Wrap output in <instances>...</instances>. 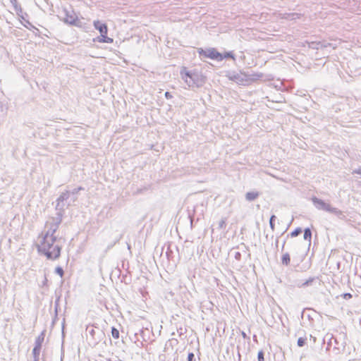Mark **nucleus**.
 <instances>
[{
  "label": "nucleus",
  "mask_w": 361,
  "mask_h": 361,
  "mask_svg": "<svg viewBox=\"0 0 361 361\" xmlns=\"http://www.w3.org/2000/svg\"><path fill=\"white\" fill-rule=\"evenodd\" d=\"M56 237L43 236L40 244L37 245L38 252L48 259L54 260L61 255V247L56 243Z\"/></svg>",
  "instance_id": "obj_1"
},
{
  "label": "nucleus",
  "mask_w": 361,
  "mask_h": 361,
  "mask_svg": "<svg viewBox=\"0 0 361 361\" xmlns=\"http://www.w3.org/2000/svg\"><path fill=\"white\" fill-rule=\"evenodd\" d=\"M180 75L189 87H200L202 84L201 75L196 71H188L186 67L181 68Z\"/></svg>",
  "instance_id": "obj_2"
},
{
  "label": "nucleus",
  "mask_w": 361,
  "mask_h": 361,
  "mask_svg": "<svg viewBox=\"0 0 361 361\" xmlns=\"http://www.w3.org/2000/svg\"><path fill=\"white\" fill-rule=\"evenodd\" d=\"M71 192L66 190L62 192L56 199V210H64L65 207H68L72 205L70 200Z\"/></svg>",
  "instance_id": "obj_3"
},
{
  "label": "nucleus",
  "mask_w": 361,
  "mask_h": 361,
  "mask_svg": "<svg viewBox=\"0 0 361 361\" xmlns=\"http://www.w3.org/2000/svg\"><path fill=\"white\" fill-rule=\"evenodd\" d=\"M197 52L200 56L209 58L212 60L219 61V58H221V53L215 48L202 49L199 48Z\"/></svg>",
  "instance_id": "obj_4"
},
{
  "label": "nucleus",
  "mask_w": 361,
  "mask_h": 361,
  "mask_svg": "<svg viewBox=\"0 0 361 361\" xmlns=\"http://www.w3.org/2000/svg\"><path fill=\"white\" fill-rule=\"evenodd\" d=\"M226 77L233 82H235L236 83L241 85H247V79H246V75L245 72L240 71V73H236L235 71H228L226 73Z\"/></svg>",
  "instance_id": "obj_5"
},
{
  "label": "nucleus",
  "mask_w": 361,
  "mask_h": 361,
  "mask_svg": "<svg viewBox=\"0 0 361 361\" xmlns=\"http://www.w3.org/2000/svg\"><path fill=\"white\" fill-rule=\"evenodd\" d=\"M65 17L63 18V21L71 25L78 26V18L76 14L73 11H68L66 9L64 10Z\"/></svg>",
  "instance_id": "obj_6"
},
{
  "label": "nucleus",
  "mask_w": 361,
  "mask_h": 361,
  "mask_svg": "<svg viewBox=\"0 0 361 361\" xmlns=\"http://www.w3.org/2000/svg\"><path fill=\"white\" fill-rule=\"evenodd\" d=\"M312 200L314 205L318 209L324 210V211H326L328 212H330L331 206L329 204L326 203L324 200L319 199L316 197H313Z\"/></svg>",
  "instance_id": "obj_7"
},
{
  "label": "nucleus",
  "mask_w": 361,
  "mask_h": 361,
  "mask_svg": "<svg viewBox=\"0 0 361 361\" xmlns=\"http://www.w3.org/2000/svg\"><path fill=\"white\" fill-rule=\"evenodd\" d=\"M11 3L12 6H13L14 11L16 12L18 16V21L19 23L23 25V10L21 8V6L18 4L17 0H9Z\"/></svg>",
  "instance_id": "obj_8"
},
{
  "label": "nucleus",
  "mask_w": 361,
  "mask_h": 361,
  "mask_svg": "<svg viewBox=\"0 0 361 361\" xmlns=\"http://www.w3.org/2000/svg\"><path fill=\"white\" fill-rule=\"evenodd\" d=\"M245 75L247 76V85L251 82L257 81L263 77V73L257 72L245 73Z\"/></svg>",
  "instance_id": "obj_9"
},
{
  "label": "nucleus",
  "mask_w": 361,
  "mask_h": 361,
  "mask_svg": "<svg viewBox=\"0 0 361 361\" xmlns=\"http://www.w3.org/2000/svg\"><path fill=\"white\" fill-rule=\"evenodd\" d=\"M93 25L94 28L97 30L100 34H107L108 27L106 23H102L99 20H94Z\"/></svg>",
  "instance_id": "obj_10"
},
{
  "label": "nucleus",
  "mask_w": 361,
  "mask_h": 361,
  "mask_svg": "<svg viewBox=\"0 0 361 361\" xmlns=\"http://www.w3.org/2000/svg\"><path fill=\"white\" fill-rule=\"evenodd\" d=\"M58 228H59V226L57 225L50 223V226L48 228V230L44 236L49 235V237H56L54 235V234L56 232V231L58 230Z\"/></svg>",
  "instance_id": "obj_11"
},
{
  "label": "nucleus",
  "mask_w": 361,
  "mask_h": 361,
  "mask_svg": "<svg viewBox=\"0 0 361 361\" xmlns=\"http://www.w3.org/2000/svg\"><path fill=\"white\" fill-rule=\"evenodd\" d=\"M317 280V278L316 277H310L304 282L297 283L296 286L299 288L310 286H312L314 281Z\"/></svg>",
  "instance_id": "obj_12"
},
{
  "label": "nucleus",
  "mask_w": 361,
  "mask_h": 361,
  "mask_svg": "<svg viewBox=\"0 0 361 361\" xmlns=\"http://www.w3.org/2000/svg\"><path fill=\"white\" fill-rule=\"evenodd\" d=\"M56 216L53 219V223L55 225H57L59 227L62 221V217L64 212V210H56Z\"/></svg>",
  "instance_id": "obj_13"
},
{
  "label": "nucleus",
  "mask_w": 361,
  "mask_h": 361,
  "mask_svg": "<svg viewBox=\"0 0 361 361\" xmlns=\"http://www.w3.org/2000/svg\"><path fill=\"white\" fill-rule=\"evenodd\" d=\"M225 59H231L234 61H235V56L233 51H225L224 53H221V58H219V61H221Z\"/></svg>",
  "instance_id": "obj_14"
},
{
  "label": "nucleus",
  "mask_w": 361,
  "mask_h": 361,
  "mask_svg": "<svg viewBox=\"0 0 361 361\" xmlns=\"http://www.w3.org/2000/svg\"><path fill=\"white\" fill-rule=\"evenodd\" d=\"M97 41L101 43H112L114 40L109 37L107 34H100V36L97 38Z\"/></svg>",
  "instance_id": "obj_15"
},
{
  "label": "nucleus",
  "mask_w": 361,
  "mask_h": 361,
  "mask_svg": "<svg viewBox=\"0 0 361 361\" xmlns=\"http://www.w3.org/2000/svg\"><path fill=\"white\" fill-rule=\"evenodd\" d=\"M329 212L335 214L340 219H345V215L343 214V212L341 210L338 209V208L331 207Z\"/></svg>",
  "instance_id": "obj_16"
},
{
  "label": "nucleus",
  "mask_w": 361,
  "mask_h": 361,
  "mask_svg": "<svg viewBox=\"0 0 361 361\" xmlns=\"http://www.w3.org/2000/svg\"><path fill=\"white\" fill-rule=\"evenodd\" d=\"M259 196V193L258 192H254V191L247 192L245 194V199H246V200H247L249 202H252V201H254L255 200H256Z\"/></svg>",
  "instance_id": "obj_17"
},
{
  "label": "nucleus",
  "mask_w": 361,
  "mask_h": 361,
  "mask_svg": "<svg viewBox=\"0 0 361 361\" xmlns=\"http://www.w3.org/2000/svg\"><path fill=\"white\" fill-rule=\"evenodd\" d=\"M122 236L123 235L122 234H118L114 241L112 243H111L109 245H107L106 247V251H108L110 249H111L116 243H118L120 240L122 238Z\"/></svg>",
  "instance_id": "obj_18"
},
{
  "label": "nucleus",
  "mask_w": 361,
  "mask_h": 361,
  "mask_svg": "<svg viewBox=\"0 0 361 361\" xmlns=\"http://www.w3.org/2000/svg\"><path fill=\"white\" fill-rule=\"evenodd\" d=\"M23 26L25 27L26 28L29 29L31 30V29H33L32 30V32L35 34V35H37V32H39V30L37 28H36L35 27H34L30 22L28 21H26L25 19H24V24H23Z\"/></svg>",
  "instance_id": "obj_19"
},
{
  "label": "nucleus",
  "mask_w": 361,
  "mask_h": 361,
  "mask_svg": "<svg viewBox=\"0 0 361 361\" xmlns=\"http://www.w3.org/2000/svg\"><path fill=\"white\" fill-rule=\"evenodd\" d=\"M41 350V347H39L38 345H35L33 350H32V354L34 356V361H38L39 360V356Z\"/></svg>",
  "instance_id": "obj_20"
},
{
  "label": "nucleus",
  "mask_w": 361,
  "mask_h": 361,
  "mask_svg": "<svg viewBox=\"0 0 361 361\" xmlns=\"http://www.w3.org/2000/svg\"><path fill=\"white\" fill-rule=\"evenodd\" d=\"M281 262L283 265H286V266H288L290 264V255L288 252H286L282 255Z\"/></svg>",
  "instance_id": "obj_21"
},
{
  "label": "nucleus",
  "mask_w": 361,
  "mask_h": 361,
  "mask_svg": "<svg viewBox=\"0 0 361 361\" xmlns=\"http://www.w3.org/2000/svg\"><path fill=\"white\" fill-rule=\"evenodd\" d=\"M303 237H304V239L305 240H308L309 242L311 241L312 231H311V229L310 228H305Z\"/></svg>",
  "instance_id": "obj_22"
},
{
  "label": "nucleus",
  "mask_w": 361,
  "mask_h": 361,
  "mask_svg": "<svg viewBox=\"0 0 361 361\" xmlns=\"http://www.w3.org/2000/svg\"><path fill=\"white\" fill-rule=\"evenodd\" d=\"M308 47L312 49H319V42H307Z\"/></svg>",
  "instance_id": "obj_23"
},
{
  "label": "nucleus",
  "mask_w": 361,
  "mask_h": 361,
  "mask_svg": "<svg viewBox=\"0 0 361 361\" xmlns=\"http://www.w3.org/2000/svg\"><path fill=\"white\" fill-rule=\"evenodd\" d=\"M71 192V199L70 200L71 201V204H73L75 202L77 201L78 200V192L76 190H75L74 189L72 190V191H70Z\"/></svg>",
  "instance_id": "obj_24"
},
{
  "label": "nucleus",
  "mask_w": 361,
  "mask_h": 361,
  "mask_svg": "<svg viewBox=\"0 0 361 361\" xmlns=\"http://www.w3.org/2000/svg\"><path fill=\"white\" fill-rule=\"evenodd\" d=\"M276 217L275 215H271L269 219V226L271 229L274 231L275 229V224L274 221L276 220Z\"/></svg>",
  "instance_id": "obj_25"
},
{
  "label": "nucleus",
  "mask_w": 361,
  "mask_h": 361,
  "mask_svg": "<svg viewBox=\"0 0 361 361\" xmlns=\"http://www.w3.org/2000/svg\"><path fill=\"white\" fill-rule=\"evenodd\" d=\"M111 336H112V337H113L114 338H115V339H118V338H119V331H118V330L116 327H114V326H113V327L111 328Z\"/></svg>",
  "instance_id": "obj_26"
},
{
  "label": "nucleus",
  "mask_w": 361,
  "mask_h": 361,
  "mask_svg": "<svg viewBox=\"0 0 361 361\" xmlns=\"http://www.w3.org/2000/svg\"><path fill=\"white\" fill-rule=\"evenodd\" d=\"M43 341H44V335H43V334H42L37 338V339L35 341V345H38L39 347L42 348V343Z\"/></svg>",
  "instance_id": "obj_27"
},
{
  "label": "nucleus",
  "mask_w": 361,
  "mask_h": 361,
  "mask_svg": "<svg viewBox=\"0 0 361 361\" xmlns=\"http://www.w3.org/2000/svg\"><path fill=\"white\" fill-rule=\"evenodd\" d=\"M306 341H307V338H306L300 337V338L298 339V341H297V345H298V346H299V347H303V346L306 344Z\"/></svg>",
  "instance_id": "obj_28"
},
{
  "label": "nucleus",
  "mask_w": 361,
  "mask_h": 361,
  "mask_svg": "<svg viewBox=\"0 0 361 361\" xmlns=\"http://www.w3.org/2000/svg\"><path fill=\"white\" fill-rule=\"evenodd\" d=\"M302 228L298 227V228H296L294 231H293L291 233H290V236L291 237H296L298 236V235H300L301 233H302Z\"/></svg>",
  "instance_id": "obj_29"
},
{
  "label": "nucleus",
  "mask_w": 361,
  "mask_h": 361,
  "mask_svg": "<svg viewBox=\"0 0 361 361\" xmlns=\"http://www.w3.org/2000/svg\"><path fill=\"white\" fill-rule=\"evenodd\" d=\"M55 273L62 277L64 274L63 269L61 267H56L55 269Z\"/></svg>",
  "instance_id": "obj_30"
},
{
  "label": "nucleus",
  "mask_w": 361,
  "mask_h": 361,
  "mask_svg": "<svg viewBox=\"0 0 361 361\" xmlns=\"http://www.w3.org/2000/svg\"><path fill=\"white\" fill-rule=\"evenodd\" d=\"M258 361H264V353L263 350H259L257 354Z\"/></svg>",
  "instance_id": "obj_31"
},
{
  "label": "nucleus",
  "mask_w": 361,
  "mask_h": 361,
  "mask_svg": "<svg viewBox=\"0 0 361 361\" xmlns=\"http://www.w3.org/2000/svg\"><path fill=\"white\" fill-rule=\"evenodd\" d=\"M331 46L330 43L326 42L325 41H319V49L326 48Z\"/></svg>",
  "instance_id": "obj_32"
},
{
  "label": "nucleus",
  "mask_w": 361,
  "mask_h": 361,
  "mask_svg": "<svg viewBox=\"0 0 361 361\" xmlns=\"http://www.w3.org/2000/svg\"><path fill=\"white\" fill-rule=\"evenodd\" d=\"M226 219L224 218V219H221V221L219 222V228L220 229H222V228H224L226 227Z\"/></svg>",
  "instance_id": "obj_33"
},
{
  "label": "nucleus",
  "mask_w": 361,
  "mask_h": 361,
  "mask_svg": "<svg viewBox=\"0 0 361 361\" xmlns=\"http://www.w3.org/2000/svg\"><path fill=\"white\" fill-rule=\"evenodd\" d=\"M86 331L92 336H94L95 334V330L93 326H87Z\"/></svg>",
  "instance_id": "obj_34"
},
{
  "label": "nucleus",
  "mask_w": 361,
  "mask_h": 361,
  "mask_svg": "<svg viewBox=\"0 0 361 361\" xmlns=\"http://www.w3.org/2000/svg\"><path fill=\"white\" fill-rule=\"evenodd\" d=\"M299 17V14L298 13H289L288 14V16L286 17L287 19H295L296 18H298Z\"/></svg>",
  "instance_id": "obj_35"
},
{
  "label": "nucleus",
  "mask_w": 361,
  "mask_h": 361,
  "mask_svg": "<svg viewBox=\"0 0 361 361\" xmlns=\"http://www.w3.org/2000/svg\"><path fill=\"white\" fill-rule=\"evenodd\" d=\"M188 361H195V355L193 353H189L187 357Z\"/></svg>",
  "instance_id": "obj_36"
},
{
  "label": "nucleus",
  "mask_w": 361,
  "mask_h": 361,
  "mask_svg": "<svg viewBox=\"0 0 361 361\" xmlns=\"http://www.w3.org/2000/svg\"><path fill=\"white\" fill-rule=\"evenodd\" d=\"M234 257L236 260L240 261L241 259V253L238 251L235 252L234 253Z\"/></svg>",
  "instance_id": "obj_37"
},
{
  "label": "nucleus",
  "mask_w": 361,
  "mask_h": 361,
  "mask_svg": "<svg viewBox=\"0 0 361 361\" xmlns=\"http://www.w3.org/2000/svg\"><path fill=\"white\" fill-rule=\"evenodd\" d=\"M343 298L345 299V300H348V299H350L352 298V295L349 293H344L343 295Z\"/></svg>",
  "instance_id": "obj_38"
},
{
  "label": "nucleus",
  "mask_w": 361,
  "mask_h": 361,
  "mask_svg": "<svg viewBox=\"0 0 361 361\" xmlns=\"http://www.w3.org/2000/svg\"><path fill=\"white\" fill-rule=\"evenodd\" d=\"M164 96L168 99H171L173 97V96L171 95V94L169 92H166L164 94Z\"/></svg>",
  "instance_id": "obj_39"
},
{
  "label": "nucleus",
  "mask_w": 361,
  "mask_h": 361,
  "mask_svg": "<svg viewBox=\"0 0 361 361\" xmlns=\"http://www.w3.org/2000/svg\"><path fill=\"white\" fill-rule=\"evenodd\" d=\"M353 173H357L361 176V166L357 169L353 170Z\"/></svg>",
  "instance_id": "obj_40"
},
{
  "label": "nucleus",
  "mask_w": 361,
  "mask_h": 361,
  "mask_svg": "<svg viewBox=\"0 0 361 361\" xmlns=\"http://www.w3.org/2000/svg\"><path fill=\"white\" fill-rule=\"evenodd\" d=\"M166 254L167 257H168L169 259H170V257H171V251H169V249H168V250L166 251Z\"/></svg>",
  "instance_id": "obj_41"
},
{
  "label": "nucleus",
  "mask_w": 361,
  "mask_h": 361,
  "mask_svg": "<svg viewBox=\"0 0 361 361\" xmlns=\"http://www.w3.org/2000/svg\"><path fill=\"white\" fill-rule=\"evenodd\" d=\"M74 190H76L77 192L78 193L80 190H83L84 188L82 187H78V188H74Z\"/></svg>",
  "instance_id": "obj_42"
},
{
  "label": "nucleus",
  "mask_w": 361,
  "mask_h": 361,
  "mask_svg": "<svg viewBox=\"0 0 361 361\" xmlns=\"http://www.w3.org/2000/svg\"><path fill=\"white\" fill-rule=\"evenodd\" d=\"M0 111L4 112V104L0 102Z\"/></svg>",
  "instance_id": "obj_43"
},
{
  "label": "nucleus",
  "mask_w": 361,
  "mask_h": 361,
  "mask_svg": "<svg viewBox=\"0 0 361 361\" xmlns=\"http://www.w3.org/2000/svg\"><path fill=\"white\" fill-rule=\"evenodd\" d=\"M331 339H334L335 343H337L336 338H334L333 337V336H331V338H330V341H329V343H328L329 345H331Z\"/></svg>",
  "instance_id": "obj_44"
},
{
  "label": "nucleus",
  "mask_w": 361,
  "mask_h": 361,
  "mask_svg": "<svg viewBox=\"0 0 361 361\" xmlns=\"http://www.w3.org/2000/svg\"><path fill=\"white\" fill-rule=\"evenodd\" d=\"M241 334H242L243 338H247V335H246V334L244 331H242Z\"/></svg>",
  "instance_id": "obj_45"
},
{
  "label": "nucleus",
  "mask_w": 361,
  "mask_h": 361,
  "mask_svg": "<svg viewBox=\"0 0 361 361\" xmlns=\"http://www.w3.org/2000/svg\"><path fill=\"white\" fill-rule=\"evenodd\" d=\"M278 243H279V239L277 238L276 240V243H275V245H276V247L278 246Z\"/></svg>",
  "instance_id": "obj_46"
},
{
  "label": "nucleus",
  "mask_w": 361,
  "mask_h": 361,
  "mask_svg": "<svg viewBox=\"0 0 361 361\" xmlns=\"http://www.w3.org/2000/svg\"><path fill=\"white\" fill-rule=\"evenodd\" d=\"M140 334H142L144 333V331L143 330H140Z\"/></svg>",
  "instance_id": "obj_47"
},
{
  "label": "nucleus",
  "mask_w": 361,
  "mask_h": 361,
  "mask_svg": "<svg viewBox=\"0 0 361 361\" xmlns=\"http://www.w3.org/2000/svg\"><path fill=\"white\" fill-rule=\"evenodd\" d=\"M284 245H285V242L283 243V245H282V250L283 249Z\"/></svg>",
  "instance_id": "obj_48"
},
{
  "label": "nucleus",
  "mask_w": 361,
  "mask_h": 361,
  "mask_svg": "<svg viewBox=\"0 0 361 361\" xmlns=\"http://www.w3.org/2000/svg\"><path fill=\"white\" fill-rule=\"evenodd\" d=\"M117 361H123V360H117Z\"/></svg>",
  "instance_id": "obj_49"
},
{
  "label": "nucleus",
  "mask_w": 361,
  "mask_h": 361,
  "mask_svg": "<svg viewBox=\"0 0 361 361\" xmlns=\"http://www.w3.org/2000/svg\"><path fill=\"white\" fill-rule=\"evenodd\" d=\"M109 361H113V360H109Z\"/></svg>",
  "instance_id": "obj_50"
}]
</instances>
